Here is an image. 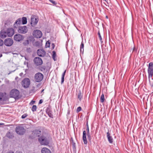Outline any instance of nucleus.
<instances>
[{
    "label": "nucleus",
    "mask_w": 153,
    "mask_h": 153,
    "mask_svg": "<svg viewBox=\"0 0 153 153\" xmlns=\"http://www.w3.org/2000/svg\"><path fill=\"white\" fill-rule=\"evenodd\" d=\"M98 37L100 39V40L101 41L102 40V38L100 35V32H98Z\"/></svg>",
    "instance_id": "nucleus-40"
},
{
    "label": "nucleus",
    "mask_w": 153,
    "mask_h": 153,
    "mask_svg": "<svg viewBox=\"0 0 153 153\" xmlns=\"http://www.w3.org/2000/svg\"><path fill=\"white\" fill-rule=\"evenodd\" d=\"M35 87H33L30 91V93L34 92H35Z\"/></svg>",
    "instance_id": "nucleus-37"
},
{
    "label": "nucleus",
    "mask_w": 153,
    "mask_h": 153,
    "mask_svg": "<svg viewBox=\"0 0 153 153\" xmlns=\"http://www.w3.org/2000/svg\"><path fill=\"white\" fill-rule=\"evenodd\" d=\"M43 102V100L42 99H41L39 100V104H40L41 103H42Z\"/></svg>",
    "instance_id": "nucleus-47"
},
{
    "label": "nucleus",
    "mask_w": 153,
    "mask_h": 153,
    "mask_svg": "<svg viewBox=\"0 0 153 153\" xmlns=\"http://www.w3.org/2000/svg\"><path fill=\"white\" fill-rule=\"evenodd\" d=\"M72 145H73V148L74 149H75V147H76V144L75 143L73 142H72Z\"/></svg>",
    "instance_id": "nucleus-46"
},
{
    "label": "nucleus",
    "mask_w": 153,
    "mask_h": 153,
    "mask_svg": "<svg viewBox=\"0 0 153 153\" xmlns=\"http://www.w3.org/2000/svg\"><path fill=\"white\" fill-rule=\"evenodd\" d=\"M18 32L22 34H25L28 31L27 27L25 26H19L18 30Z\"/></svg>",
    "instance_id": "nucleus-8"
},
{
    "label": "nucleus",
    "mask_w": 153,
    "mask_h": 153,
    "mask_svg": "<svg viewBox=\"0 0 153 153\" xmlns=\"http://www.w3.org/2000/svg\"><path fill=\"white\" fill-rule=\"evenodd\" d=\"M43 75L40 73H37L35 75L34 80L36 82H40L43 79Z\"/></svg>",
    "instance_id": "nucleus-6"
},
{
    "label": "nucleus",
    "mask_w": 153,
    "mask_h": 153,
    "mask_svg": "<svg viewBox=\"0 0 153 153\" xmlns=\"http://www.w3.org/2000/svg\"><path fill=\"white\" fill-rule=\"evenodd\" d=\"M149 79L150 85L152 87H153V79L152 78V81H151L150 78Z\"/></svg>",
    "instance_id": "nucleus-32"
},
{
    "label": "nucleus",
    "mask_w": 153,
    "mask_h": 153,
    "mask_svg": "<svg viewBox=\"0 0 153 153\" xmlns=\"http://www.w3.org/2000/svg\"><path fill=\"white\" fill-rule=\"evenodd\" d=\"M44 91V90H42V91Z\"/></svg>",
    "instance_id": "nucleus-59"
},
{
    "label": "nucleus",
    "mask_w": 153,
    "mask_h": 153,
    "mask_svg": "<svg viewBox=\"0 0 153 153\" xmlns=\"http://www.w3.org/2000/svg\"><path fill=\"white\" fill-rule=\"evenodd\" d=\"M66 72V70H65L62 74L61 81V84H62V83H63L64 82V77L65 74Z\"/></svg>",
    "instance_id": "nucleus-21"
},
{
    "label": "nucleus",
    "mask_w": 153,
    "mask_h": 153,
    "mask_svg": "<svg viewBox=\"0 0 153 153\" xmlns=\"http://www.w3.org/2000/svg\"><path fill=\"white\" fill-rule=\"evenodd\" d=\"M56 57V52L55 51H53V55H52V57L54 61H55V59L54 58Z\"/></svg>",
    "instance_id": "nucleus-34"
},
{
    "label": "nucleus",
    "mask_w": 153,
    "mask_h": 153,
    "mask_svg": "<svg viewBox=\"0 0 153 153\" xmlns=\"http://www.w3.org/2000/svg\"><path fill=\"white\" fill-rule=\"evenodd\" d=\"M147 71L149 79L150 78V77L152 78L153 76V63L152 62H150L149 63Z\"/></svg>",
    "instance_id": "nucleus-4"
},
{
    "label": "nucleus",
    "mask_w": 153,
    "mask_h": 153,
    "mask_svg": "<svg viewBox=\"0 0 153 153\" xmlns=\"http://www.w3.org/2000/svg\"><path fill=\"white\" fill-rule=\"evenodd\" d=\"M35 101L32 100L30 102V105H33V104H34V103H35Z\"/></svg>",
    "instance_id": "nucleus-44"
},
{
    "label": "nucleus",
    "mask_w": 153,
    "mask_h": 153,
    "mask_svg": "<svg viewBox=\"0 0 153 153\" xmlns=\"http://www.w3.org/2000/svg\"><path fill=\"white\" fill-rule=\"evenodd\" d=\"M30 84V81L29 79L28 78H25L24 79L22 82V86L24 88H28Z\"/></svg>",
    "instance_id": "nucleus-5"
},
{
    "label": "nucleus",
    "mask_w": 153,
    "mask_h": 153,
    "mask_svg": "<svg viewBox=\"0 0 153 153\" xmlns=\"http://www.w3.org/2000/svg\"><path fill=\"white\" fill-rule=\"evenodd\" d=\"M86 126H87V128H86V131H87V133H89V132H90V131H89V127H88V123H87L86 124Z\"/></svg>",
    "instance_id": "nucleus-41"
},
{
    "label": "nucleus",
    "mask_w": 153,
    "mask_h": 153,
    "mask_svg": "<svg viewBox=\"0 0 153 153\" xmlns=\"http://www.w3.org/2000/svg\"><path fill=\"white\" fill-rule=\"evenodd\" d=\"M50 43L49 41L47 42L46 43L45 46L46 48L49 47H50Z\"/></svg>",
    "instance_id": "nucleus-33"
},
{
    "label": "nucleus",
    "mask_w": 153,
    "mask_h": 153,
    "mask_svg": "<svg viewBox=\"0 0 153 153\" xmlns=\"http://www.w3.org/2000/svg\"><path fill=\"white\" fill-rule=\"evenodd\" d=\"M107 138L108 141L110 143H112L113 142V140L109 132L107 133Z\"/></svg>",
    "instance_id": "nucleus-17"
},
{
    "label": "nucleus",
    "mask_w": 153,
    "mask_h": 153,
    "mask_svg": "<svg viewBox=\"0 0 153 153\" xmlns=\"http://www.w3.org/2000/svg\"><path fill=\"white\" fill-rule=\"evenodd\" d=\"M33 34L35 37L37 38H40L42 36L41 31L38 30H34L33 32Z\"/></svg>",
    "instance_id": "nucleus-10"
},
{
    "label": "nucleus",
    "mask_w": 153,
    "mask_h": 153,
    "mask_svg": "<svg viewBox=\"0 0 153 153\" xmlns=\"http://www.w3.org/2000/svg\"><path fill=\"white\" fill-rule=\"evenodd\" d=\"M27 115H28L27 114H25L22 115L21 118L22 119H24L26 118Z\"/></svg>",
    "instance_id": "nucleus-38"
},
{
    "label": "nucleus",
    "mask_w": 153,
    "mask_h": 153,
    "mask_svg": "<svg viewBox=\"0 0 153 153\" xmlns=\"http://www.w3.org/2000/svg\"><path fill=\"white\" fill-rule=\"evenodd\" d=\"M22 19L21 18L18 19L15 22L13 25V27L17 28L19 25L22 24Z\"/></svg>",
    "instance_id": "nucleus-16"
},
{
    "label": "nucleus",
    "mask_w": 153,
    "mask_h": 153,
    "mask_svg": "<svg viewBox=\"0 0 153 153\" xmlns=\"http://www.w3.org/2000/svg\"><path fill=\"white\" fill-rule=\"evenodd\" d=\"M106 18H107V19H108V16H106Z\"/></svg>",
    "instance_id": "nucleus-54"
},
{
    "label": "nucleus",
    "mask_w": 153,
    "mask_h": 153,
    "mask_svg": "<svg viewBox=\"0 0 153 153\" xmlns=\"http://www.w3.org/2000/svg\"><path fill=\"white\" fill-rule=\"evenodd\" d=\"M86 133L85 131H84L83 132L82 139L84 144H87V140L86 137Z\"/></svg>",
    "instance_id": "nucleus-18"
},
{
    "label": "nucleus",
    "mask_w": 153,
    "mask_h": 153,
    "mask_svg": "<svg viewBox=\"0 0 153 153\" xmlns=\"http://www.w3.org/2000/svg\"><path fill=\"white\" fill-rule=\"evenodd\" d=\"M37 109V107L36 105H33L32 108L31 110L33 112L35 111Z\"/></svg>",
    "instance_id": "nucleus-27"
},
{
    "label": "nucleus",
    "mask_w": 153,
    "mask_h": 153,
    "mask_svg": "<svg viewBox=\"0 0 153 153\" xmlns=\"http://www.w3.org/2000/svg\"><path fill=\"white\" fill-rule=\"evenodd\" d=\"M29 43V41L28 40H27L25 41L23 43V45L24 46L27 45Z\"/></svg>",
    "instance_id": "nucleus-30"
},
{
    "label": "nucleus",
    "mask_w": 153,
    "mask_h": 153,
    "mask_svg": "<svg viewBox=\"0 0 153 153\" xmlns=\"http://www.w3.org/2000/svg\"><path fill=\"white\" fill-rule=\"evenodd\" d=\"M78 97L79 100L81 101L82 98V95L80 91H79L78 92Z\"/></svg>",
    "instance_id": "nucleus-23"
},
{
    "label": "nucleus",
    "mask_w": 153,
    "mask_h": 153,
    "mask_svg": "<svg viewBox=\"0 0 153 153\" xmlns=\"http://www.w3.org/2000/svg\"><path fill=\"white\" fill-rule=\"evenodd\" d=\"M4 124H3V123H0V126L2 125H3Z\"/></svg>",
    "instance_id": "nucleus-52"
},
{
    "label": "nucleus",
    "mask_w": 153,
    "mask_h": 153,
    "mask_svg": "<svg viewBox=\"0 0 153 153\" xmlns=\"http://www.w3.org/2000/svg\"><path fill=\"white\" fill-rule=\"evenodd\" d=\"M68 114H69V112H68Z\"/></svg>",
    "instance_id": "nucleus-56"
},
{
    "label": "nucleus",
    "mask_w": 153,
    "mask_h": 153,
    "mask_svg": "<svg viewBox=\"0 0 153 153\" xmlns=\"http://www.w3.org/2000/svg\"><path fill=\"white\" fill-rule=\"evenodd\" d=\"M2 56V54H0V58Z\"/></svg>",
    "instance_id": "nucleus-53"
},
{
    "label": "nucleus",
    "mask_w": 153,
    "mask_h": 153,
    "mask_svg": "<svg viewBox=\"0 0 153 153\" xmlns=\"http://www.w3.org/2000/svg\"><path fill=\"white\" fill-rule=\"evenodd\" d=\"M34 64L36 65H41L43 63L42 59L39 57H35L34 59Z\"/></svg>",
    "instance_id": "nucleus-12"
},
{
    "label": "nucleus",
    "mask_w": 153,
    "mask_h": 153,
    "mask_svg": "<svg viewBox=\"0 0 153 153\" xmlns=\"http://www.w3.org/2000/svg\"><path fill=\"white\" fill-rule=\"evenodd\" d=\"M12 54H16V53H12Z\"/></svg>",
    "instance_id": "nucleus-55"
},
{
    "label": "nucleus",
    "mask_w": 153,
    "mask_h": 153,
    "mask_svg": "<svg viewBox=\"0 0 153 153\" xmlns=\"http://www.w3.org/2000/svg\"><path fill=\"white\" fill-rule=\"evenodd\" d=\"M10 36H12L14 34V29L12 28H10Z\"/></svg>",
    "instance_id": "nucleus-26"
},
{
    "label": "nucleus",
    "mask_w": 153,
    "mask_h": 153,
    "mask_svg": "<svg viewBox=\"0 0 153 153\" xmlns=\"http://www.w3.org/2000/svg\"><path fill=\"white\" fill-rule=\"evenodd\" d=\"M48 115L51 118H53V114H52V112H49V113H47Z\"/></svg>",
    "instance_id": "nucleus-35"
},
{
    "label": "nucleus",
    "mask_w": 153,
    "mask_h": 153,
    "mask_svg": "<svg viewBox=\"0 0 153 153\" xmlns=\"http://www.w3.org/2000/svg\"><path fill=\"white\" fill-rule=\"evenodd\" d=\"M10 134V132H8L6 135V136L7 137H8L9 138H10V136H9V134Z\"/></svg>",
    "instance_id": "nucleus-48"
},
{
    "label": "nucleus",
    "mask_w": 153,
    "mask_h": 153,
    "mask_svg": "<svg viewBox=\"0 0 153 153\" xmlns=\"http://www.w3.org/2000/svg\"><path fill=\"white\" fill-rule=\"evenodd\" d=\"M42 153H51V151L48 148L44 147L41 150Z\"/></svg>",
    "instance_id": "nucleus-19"
},
{
    "label": "nucleus",
    "mask_w": 153,
    "mask_h": 153,
    "mask_svg": "<svg viewBox=\"0 0 153 153\" xmlns=\"http://www.w3.org/2000/svg\"><path fill=\"white\" fill-rule=\"evenodd\" d=\"M10 21L8 20L4 22L5 28L1 31L0 36L2 38L6 37L7 36H10Z\"/></svg>",
    "instance_id": "nucleus-1"
},
{
    "label": "nucleus",
    "mask_w": 153,
    "mask_h": 153,
    "mask_svg": "<svg viewBox=\"0 0 153 153\" xmlns=\"http://www.w3.org/2000/svg\"><path fill=\"white\" fill-rule=\"evenodd\" d=\"M23 73L22 72L21 73H20V74H19V75L21 76H23Z\"/></svg>",
    "instance_id": "nucleus-50"
},
{
    "label": "nucleus",
    "mask_w": 153,
    "mask_h": 153,
    "mask_svg": "<svg viewBox=\"0 0 153 153\" xmlns=\"http://www.w3.org/2000/svg\"><path fill=\"white\" fill-rule=\"evenodd\" d=\"M81 107H79L77 108L76 111L77 112H79L81 110Z\"/></svg>",
    "instance_id": "nucleus-42"
},
{
    "label": "nucleus",
    "mask_w": 153,
    "mask_h": 153,
    "mask_svg": "<svg viewBox=\"0 0 153 153\" xmlns=\"http://www.w3.org/2000/svg\"><path fill=\"white\" fill-rule=\"evenodd\" d=\"M4 44L7 46H10V38H8L5 39L4 40Z\"/></svg>",
    "instance_id": "nucleus-20"
},
{
    "label": "nucleus",
    "mask_w": 153,
    "mask_h": 153,
    "mask_svg": "<svg viewBox=\"0 0 153 153\" xmlns=\"http://www.w3.org/2000/svg\"><path fill=\"white\" fill-rule=\"evenodd\" d=\"M39 141L42 145H47L49 143V141L48 139L44 136H41L39 138Z\"/></svg>",
    "instance_id": "nucleus-3"
},
{
    "label": "nucleus",
    "mask_w": 153,
    "mask_h": 153,
    "mask_svg": "<svg viewBox=\"0 0 153 153\" xmlns=\"http://www.w3.org/2000/svg\"><path fill=\"white\" fill-rule=\"evenodd\" d=\"M3 44V40L0 39V46H2Z\"/></svg>",
    "instance_id": "nucleus-43"
},
{
    "label": "nucleus",
    "mask_w": 153,
    "mask_h": 153,
    "mask_svg": "<svg viewBox=\"0 0 153 153\" xmlns=\"http://www.w3.org/2000/svg\"><path fill=\"white\" fill-rule=\"evenodd\" d=\"M19 92L16 89H13L10 91V97L18 99L19 98Z\"/></svg>",
    "instance_id": "nucleus-2"
},
{
    "label": "nucleus",
    "mask_w": 153,
    "mask_h": 153,
    "mask_svg": "<svg viewBox=\"0 0 153 153\" xmlns=\"http://www.w3.org/2000/svg\"><path fill=\"white\" fill-rule=\"evenodd\" d=\"M46 113L52 112L50 107L48 106L46 110Z\"/></svg>",
    "instance_id": "nucleus-31"
},
{
    "label": "nucleus",
    "mask_w": 153,
    "mask_h": 153,
    "mask_svg": "<svg viewBox=\"0 0 153 153\" xmlns=\"http://www.w3.org/2000/svg\"><path fill=\"white\" fill-rule=\"evenodd\" d=\"M42 44L40 42L36 41L34 43V45L36 47L40 48L42 46Z\"/></svg>",
    "instance_id": "nucleus-22"
},
{
    "label": "nucleus",
    "mask_w": 153,
    "mask_h": 153,
    "mask_svg": "<svg viewBox=\"0 0 153 153\" xmlns=\"http://www.w3.org/2000/svg\"><path fill=\"white\" fill-rule=\"evenodd\" d=\"M16 131L18 134L22 135L25 133V129L23 127L19 126L16 127Z\"/></svg>",
    "instance_id": "nucleus-7"
},
{
    "label": "nucleus",
    "mask_w": 153,
    "mask_h": 153,
    "mask_svg": "<svg viewBox=\"0 0 153 153\" xmlns=\"http://www.w3.org/2000/svg\"><path fill=\"white\" fill-rule=\"evenodd\" d=\"M22 24L23 25H25L27 23V18L25 17H23L22 19Z\"/></svg>",
    "instance_id": "nucleus-24"
},
{
    "label": "nucleus",
    "mask_w": 153,
    "mask_h": 153,
    "mask_svg": "<svg viewBox=\"0 0 153 153\" xmlns=\"http://www.w3.org/2000/svg\"><path fill=\"white\" fill-rule=\"evenodd\" d=\"M105 100L104 96L103 94L100 97V101L102 102H103Z\"/></svg>",
    "instance_id": "nucleus-29"
},
{
    "label": "nucleus",
    "mask_w": 153,
    "mask_h": 153,
    "mask_svg": "<svg viewBox=\"0 0 153 153\" xmlns=\"http://www.w3.org/2000/svg\"><path fill=\"white\" fill-rule=\"evenodd\" d=\"M7 153H10V152H7Z\"/></svg>",
    "instance_id": "nucleus-58"
},
{
    "label": "nucleus",
    "mask_w": 153,
    "mask_h": 153,
    "mask_svg": "<svg viewBox=\"0 0 153 153\" xmlns=\"http://www.w3.org/2000/svg\"><path fill=\"white\" fill-rule=\"evenodd\" d=\"M87 135L88 139L89 140V141L91 142V134H90V132L87 133Z\"/></svg>",
    "instance_id": "nucleus-28"
},
{
    "label": "nucleus",
    "mask_w": 153,
    "mask_h": 153,
    "mask_svg": "<svg viewBox=\"0 0 153 153\" xmlns=\"http://www.w3.org/2000/svg\"><path fill=\"white\" fill-rule=\"evenodd\" d=\"M84 44L83 42H81L80 47V51L81 53H82L84 52Z\"/></svg>",
    "instance_id": "nucleus-25"
},
{
    "label": "nucleus",
    "mask_w": 153,
    "mask_h": 153,
    "mask_svg": "<svg viewBox=\"0 0 153 153\" xmlns=\"http://www.w3.org/2000/svg\"><path fill=\"white\" fill-rule=\"evenodd\" d=\"M52 48L53 49L54 48V47H55V45H54V44L53 43H52Z\"/></svg>",
    "instance_id": "nucleus-49"
},
{
    "label": "nucleus",
    "mask_w": 153,
    "mask_h": 153,
    "mask_svg": "<svg viewBox=\"0 0 153 153\" xmlns=\"http://www.w3.org/2000/svg\"><path fill=\"white\" fill-rule=\"evenodd\" d=\"M38 18L35 16H32L31 18L30 24L33 27L36 25L38 22Z\"/></svg>",
    "instance_id": "nucleus-9"
},
{
    "label": "nucleus",
    "mask_w": 153,
    "mask_h": 153,
    "mask_svg": "<svg viewBox=\"0 0 153 153\" xmlns=\"http://www.w3.org/2000/svg\"><path fill=\"white\" fill-rule=\"evenodd\" d=\"M16 153H22L21 152H16Z\"/></svg>",
    "instance_id": "nucleus-51"
},
{
    "label": "nucleus",
    "mask_w": 153,
    "mask_h": 153,
    "mask_svg": "<svg viewBox=\"0 0 153 153\" xmlns=\"http://www.w3.org/2000/svg\"><path fill=\"white\" fill-rule=\"evenodd\" d=\"M10 153H14V152H10Z\"/></svg>",
    "instance_id": "nucleus-57"
},
{
    "label": "nucleus",
    "mask_w": 153,
    "mask_h": 153,
    "mask_svg": "<svg viewBox=\"0 0 153 153\" xmlns=\"http://www.w3.org/2000/svg\"><path fill=\"white\" fill-rule=\"evenodd\" d=\"M7 99V95L5 93H0V102L1 103Z\"/></svg>",
    "instance_id": "nucleus-13"
},
{
    "label": "nucleus",
    "mask_w": 153,
    "mask_h": 153,
    "mask_svg": "<svg viewBox=\"0 0 153 153\" xmlns=\"http://www.w3.org/2000/svg\"><path fill=\"white\" fill-rule=\"evenodd\" d=\"M13 43V40L10 39V46H11V45H12Z\"/></svg>",
    "instance_id": "nucleus-45"
},
{
    "label": "nucleus",
    "mask_w": 153,
    "mask_h": 153,
    "mask_svg": "<svg viewBox=\"0 0 153 153\" xmlns=\"http://www.w3.org/2000/svg\"><path fill=\"white\" fill-rule=\"evenodd\" d=\"M37 55L40 57H44L46 54L45 52L42 49H38L37 52Z\"/></svg>",
    "instance_id": "nucleus-15"
},
{
    "label": "nucleus",
    "mask_w": 153,
    "mask_h": 153,
    "mask_svg": "<svg viewBox=\"0 0 153 153\" xmlns=\"http://www.w3.org/2000/svg\"><path fill=\"white\" fill-rule=\"evenodd\" d=\"M24 39L23 36L20 34H16L14 36V40L16 42H20Z\"/></svg>",
    "instance_id": "nucleus-11"
},
{
    "label": "nucleus",
    "mask_w": 153,
    "mask_h": 153,
    "mask_svg": "<svg viewBox=\"0 0 153 153\" xmlns=\"http://www.w3.org/2000/svg\"><path fill=\"white\" fill-rule=\"evenodd\" d=\"M41 134V131L38 130H35L33 131L32 133V135L33 136V138L36 137H39Z\"/></svg>",
    "instance_id": "nucleus-14"
},
{
    "label": "nucleus",
    "mask_w": 153,
    "mask_h": 153,
    "mask_svg": "<svg viewBox=\"0 0 153 153\" xmlns=\"http://www.w3.org/2000/svg\"><path fill=\"white\" fill-rule=\"evenodd\" d=\"M26 51L28 53H30L32 51L31 49L30 48H27L26 49Z\"/></svg>",
    "instance_id": "nucleus-36"
},
{
    "label": "nucleus",
    "mask_w": 153,
    "mask_h": 153,
    "mask_svg": "<svg viewBox=\"0 0 153 153\" xmlns=\"http://www.w3.org/2000/svg\"><path fill=\"white\" fill-rule=\"evenodd\" d=\"M50 2H51L54 5H56L57 3L55 1H54L52 0H49Z\"/></svg>",
    "instance_id": "nucleus-39"
}]
</instances>
